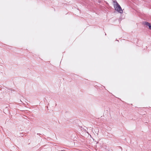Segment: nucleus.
I'll use <instances>...</instances> for the list:
<instances>
[{
  "mask_svg": "<svg viewBox=\"0 0 151 151\" xmlns=\"http://www.w3.org/2000/svg\"><path fill=\"white\" fill-rule=\"evenodd\" d=\"M113 2L114 3V7L115 10L118 11L119 13H122L123 12V11L120 6L117 2L116 1H114Z\"/></svg>",
  "mask_w": 151,
  "mask_h": 151,
  "instance_id": "obj_1",
  "label": "nucleus"
},
{
  "mask_svg": "<svg viewBox=\"0 0 151 151\" xmlns=\"http://www.w3.org/2000/svg\"><path fill=\"white\" fill-rule=\"evenodd\" d=\"M143 24L148 26L149 29L151 30V25L150 23L145 21L143 22Z\"/></svg>",
  "mask_w": 151,
  "mask_h": 151,
  "instance_id": "obj_2",
  "label": "nucleus"
}]
</instances>
